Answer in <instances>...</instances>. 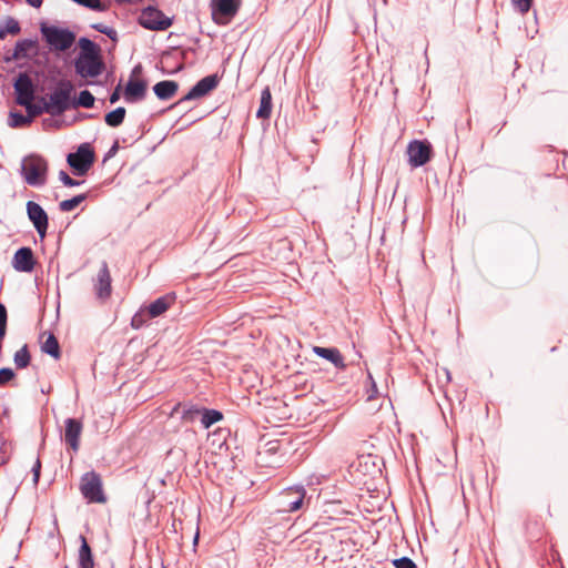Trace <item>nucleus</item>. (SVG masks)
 Segmentation results:
<instances>
[{"label": "nucleus", "mask_w": 568, "mask_h": 568, "mask_svg": "<svg viewBox=\"0 0 568 568\" xmlns=\"http://www.w3.org/2000/svg\"><path fill=\"white\" fill-rule=\"evenodd\" d=\"M27 213L30 221L33 223L40 237H44L48 230V215L44 210L36 202L29 201L27 203Z\"/></svg>", "instance_id": "nucleus-11"}, {"label": "nucleus", "mask_w": 568, "mask_h": 568, "mask_svg": "<svg viewBox=\"0 0 568 568\" xmlns=\"http://www.w3.org/2000/svg\"><path fill=\"white\" fill-rule=\"evenodd\" d=\"M175 302L174 294H166L156 298L149 306L144 307L149 318H155L164 314Z\"/></svg>", "instance_id": "nucleus-15"}, {"label": "nucleus", "mask_w": 568, "mask_h": 568, "mask_svg": "<svg viewBox=\"0 0 568 568\" xmlns=\"http://www.w3.org/2000/svg\"><path fill=\"white\" fill-rule=\"evenodd\" d=\"M200 415H202V409L190 407L183 412L182 418L187 423H193Z\"/></svg>", "instance_id": "nucleus-34"}, {"label": "nucleus", "mask_w": 568, "mask_h": 568, "mask_svg": "<svg viewBox=\"0 0 568 568\" xmlns=\"http://www.w3.org/2000/svg\"><path fill=\"white\" fill-rule=\"evenodd\" d=\"M82 433V423L74 418H68L65 420V443L77 452L79 449V439Z\"/></svg>", "instance_id": "nucleus-16"}, {"label": "nucleus", "mask_w": 568, "mask_h": 568, "mask_svg": "<svg viewBox=\"0 0 568 568\" xmlns=\"http://www.w3.org/2000/svg\"><path fill=\"white\" fill-rule=\"evenodd\" d=\"M31 7L40 8L43 0H26Z\"/></svg>", "instance_id": "nucleus-45"}, {"label": "nucleus", "mask_w": 568, "mask_h": 568, "mask_svg": "<svg viewBox=\"0 0 568 568\" xmlns=\"http://www.w3.org/2000/svg\"><path fill=\"white\" fill-rule=\"evenodd\" d=\"M103 70V63L98 54H80L75 61V71L82 78H95Z\"/></svg>", "instance_id": "nucleus-8"}, {"label": "nucleus", "mask_w": 568, "mask_h": 568, "mask_svg": "<svg viewBox=\"0 0 568 568\" xmlns=\"http://www.w3.org/2000/svg\"><path fill=\"white\" fill-rule=\"evenodd\" d=\"M430 144L425 141H413L407 146L408 162L412 166L417 168L426 164L430 160Z\"/></svg>", "instance_id": "nucleus-9"}, {"label": "nucleus", "mask_w": 568, "mask_h": 568, "mask_svg": "<svg viewBox=\"0 0 568 568\" xmlns=\"http://www.w3.org/2000/svg\"><path fill=\"white\" fill-rule=\"evenodd\" d=\"M179 89V84L175 81H161L158 82L154 87V93L155 95L161 100H169L171 99Z\"/></svg>", "instance_id": "nucleus-21"}, {"label": "nucleus", "mask_w": 568, "mask_h": 568, "mask_svg": "<svg viewBox=\"0 0 568 568\" xmlns=\"http://www.w3.org/2000/svg\"><path fill=\"white\" fill-rule=\"evenodd\" d=\"M74 91L73 84L68 80H61L48 99L41 98L44 102L45 113L60 115L71 106V94Z\"/></svg>", "instance_id": "nucleus-2"}, {"label": "nucleus", "mask_w": 568, "mask_h": 568, "mask_svg": "<svg viewBox=\"0 0 568 568\" xmlns=\"http://www.w3.org/2000/svg\"><path fill=\"white\" fill-rule=\"evenodd\" d=\"M74 2L82 4L87 8L94 9V10H103V6L101 4L100 0H73Z\"/></svg>", "instance_id": "nucleus-38"}, {"label": "nucleus", "mask_w": 568, "mask_h": 568, "mask_svg": "<svg viewBox=\"0 0 568 568\" xmlns=\"http://www.w3.org/2000/svg\"><path fill=\"white\" fill-rule=\"evenodd\" d=\"M313 352L317 356L329 361L336 368L344 369L346 367L343 355L335 347L326 348L321 346H314Z\"/></svg>", "instance_id": "nucleus-18"}, {"label": "nucleus", "mask_w": 568, "mask_h": 568, "mask_svg": "<svg viewBox=\"0 0 568 568\" xmlns=\"http://www.w3.org/2000/svg\"><path fill=\"white\" fill-rule=\"evenodd\" d=\"M81 547L79 550V565L80 568H93L94 561L91 548L84 536H80Z\"/></svg>", "instance_id": "nucleus-22"}, {"label": "nucleus", "mask_w": 568, "mask_h": 568, "mask_svg": "<svg viewBox=\"0 0 568 568\" xmlns=\"http://www.w3.org/2000/svg\"><path fill=\"white\" fill-rule=\"evenodd\" d=\"M6 328H7V324H1L0 325V341L6 335Z\"/></svg>", "instance_id": "nucleus-47"}, {"label": "nucleus", "mask_w": 568, "mask_h": 568, "mask_svg": "<svg viewBox=\"0 0 568 568\" xmlns=\"http://www.w3.org/2000/svg\"><path fill=\"white\" fill-rule=\"evenodd\" d=\"M41 103L42 104H34L33 101H29L28 104H21V105L26 108V110L28 112V116L31 120L32 118L38 116V115L42 114L43 112H45L44 102H41Z\"/></svg>", "instance_id": "nucleus-31"}, {"label": "nucleus", "mask_w": 568, "mask_h": 568, "mask_svg": "<svg viewBox=\"0 0 568 568\" xmlns=\"http://www.w3.org/2000/svg\"><path fill=\"white\" fill-rule=\"evenodd\" d=\"M290 494L300 495L301 497H305L306 490L303 486H295L290 488Z\"/></svg>", "instance_id": "nucleus-41"}, {"label": "nucleus", "mask_w": 568, "mask_h": 568, "mask_svg": "<svg viewBox=\"0 0 568 568\" xmlns=\"http://www.w3.org/2000/svg\"><path fill=\"white\" fill-rule=\"evenodd\" d=\"M59 178L63 182V184L67 185V186H75V185L80 184L79 181L73 180L72 178H70L69 174L67 172H64V171H60L59 172Z\"/></svg>", "instance_id": "nucleus-40"}, {"label": "nucleus", "mask_w": 568, "mask_h": 568, "mask_svg": "<svg viewBox=\"0 0 568 568\" xmlns=\"http://www.w3.org/2000/svg\"><path fill=\"white\" fill-rule=\"evenodd\" d=\"M125 113H126L125 109L123 106H119L115 110L105 114V118H104L105 123L109 126L116 128L120 124H122V122L125 118Z\"/></svg>", "instance_id": "nucleus-24"}, {"label": "nucleus", "mask_w": 568, "mask_h": 568, "mask_svg": "<svg viewBox=\"0 0 568 568\" xmlns=\"http://www.w3.org/2000/svg\"><path fill=\"white\" fill-rule=\"evenodd\" d=\"M16 101L20 104H28L29 101L34 99V85L30 77L26 73H20L14 82Z\"/></svg>", "instance_id": "nucleus-10"}, {"label": "nucleus", "mask_w": 568, "mask_h": 568, "mask_svg": "<svg viewBox=\"0 0 568 568\" xmlns=\"http://www.w3.org/2000/svg\"><path fill=\"white\" fill-rule=\"evenodd\" d=\"M146 83L141 80H130L126 84L124 97L128 101H135L144 98Z\"/></svg>", "instance_id": "nucleus-20"}, {"label": "nucleus", "mask_w": 568, "mask_h": 568, "mask_svg": "<svg viewBox=\"0 0 568 568\" xmlns=\"http://www.w3.org/2000/svg\"><path fill=\"white\" fill-rule=\"evenodd\" d=\"M120 99V85L115 88L110 97V102L115 103Z\"/></svg>", "instance_id": "nucleus-43"}, {"label": "nucleus", "mask_w": 568, "mask_h": 568, "mask_svg": "<svg viewBox=\"0 0 568 568\" xmlns=\"http://www.w3.org/2000/svg\"><path fill=\"white\" fill-rule=\"evenodd\" d=\"M69 165L74 170L75 174H85L94 162V152L89 144L79 146L75 153H70L67 158Z\"/></svg>", "instance_id": "nucleus-7"}, {"label": "nucleus", "mask_w": 568, "mask_h": 568, "mask_svg": "<svg viewBox=\"0 0 568 568\" xmlns=\"http://www.w3.org/2000/svg\"><path fill=\"white\" fill-rule=\"evenodd\" d=\"M20 32V26L18 21L11 17H8L3 24L0 26V39H4L8 34H18Z\"/></svg>", "instance_id": "nucleus-26"}, {"label": "nucleus", "mask_w": 568, "mask_h": 568, "mask_svg": "<svg viewBox=\"0 0 568 568\" xmlns=\"http://www.w3.org/2000/svg\"><path fill=\"white\" fill-rule=\"evenodd\" d=\"M22 175L29 185H43L47 181L48 162L40 155H29L22 161Z\"/></svg>", "instance_id": "nucleus-3"}, {"label": "nucleus", "mask_w": 568, "mask_h": 568, "mask_svg": "<svg viewBox=\"0 0 568 568\" xmlns=\"http://www.w3.org/2000/svg\"><path fill=\"white\" fill-rule=\"evenodd\" d=\"M7 324V310L3 304L0 303V325Z\"/></svg>", "instance_id": "nucleus-42"}, {"label": "nucleus", "mask_w": 568, "mask_h": 568, "mask_svg": "<svg viewBox=\"0 0 568 568\" xmlns=\"http://www.w3.org/2000/svg\"><path fill=\"white\" fill-rule=\"evenodd\" d=\"M514 7L523 14L527 13L532 4V0H511Z\"/></svg>", "instance_id": "nucleus-35"}, {"label": "nucleus", "mask_w": 568, "mask_h": 568, "mask_svg": "<svg viewBox=\"0 0 568 568\" xmlns=\"http://www.w3.org/2000/svg\"><path fill=\"white\" fill-rule=\"evenodd\" d=\"M10 116L12 120L11 126H22V125L29 124L31 121L29 116H24L21 113H11Z\"/></svg>", "instance_id": "nucleus-36"}, {"label": "nucleus", "mask_w": 568, "mask_h": 568, "mask_svg": "<svg viewBox=\"0 0 568 568\" xmlns=\"http://www.w3.org/2000/svg\"><path fill=\"white\" fill-rule=\"evenodd\" d=\"M85 199H87L85 194L75 195L72 199L61 201L59 204V209L62 212H71L75 207H78Z\"/></svg>", "instance_id": "nucleus-28"}, {"label": "nucleus", "mask_w": 568, "mask_h": 568, "mask_svg": "<svg viewBox=\"0 0 568 568\" xmlns=\"http://www.w3.org/2000/svg\"><path fill=\"white\" fill-rule=\"evenodd\" d=\"M303 499H297L296 501L291 504L290 511H295L302 507Z\"/></svg>", "instance_id": "nucleus-44"}, {"label": "nucleus", "mask_w": 568, "mask_h": 568, "mask_svg": "<svg viewBox=\"0 0 568 568\" xmlns=\"http://www.w3.org/2000/svg\"><path fill=\"white\" fill-rule=\"evenodd\" d=\"M378 456L373 454L359 455L351 466L349 474L357 485H363L367 493H382L378 485L385 486Z\"/></svg>", "instance_id": "nucleus-1"}, {"label": "nucleus", "mask_w": 568, "mask_h": 568, "mask_svg": "<svg viewBox=\"0 0 568 568\" xmlns=\"http://www.w3.org/2000/svg\"><path fill=\"white\" fill-rule=\"evenodd\" d=\"M38 54V42L26 39L16 44L13 57L16 59L31 58Z\"/></svg>", "instance_id": "nucleus-19"}, {"label": "nucleus", "mask_w": 568, "mask_h": 568, "mask_svg": "<svg viewBox=\"0 0 568 568\" xmlns=\"http://www.w3.org/2000/svg\"><path fill=\"white\" fill-rule=\"evenodd\" d=\"M393 565L396 568H416V564L408 557H402L399 559H395Z\"/></svg>", "instance_id": "nucleus-37"}, {"label": "nucleus", "mask_w": 568, "mask_h": 568, "mask_svg": "<svg viewBox=\"0 0 568 568\" xmlns=\"http://www.w3.org/2000/svg\"><path fill=\"white\" fill-rule=\"evenodd\" d=\"M41 33L45 41L55 50L65 51L72 47L75 40L73 32L58 27L41 26Z\"/></svg>", "instance_id": "nucleus-4"}, {"label": "nucleus", "mask_w": 568, "mask_h": 568, "mask_svg": "<svg viewBox=\"0 0 568 568\" xmlns=\"http://www.w3.org/2000/svg\"><path fill=\"white\" fill-rule=\"evenodd\" d=\"M272 113V94L270 88H265L261 94L260 108L256 112L258 119L266 120Z\"/></svg>", "instance_id": "nucleus-23"}, {"label": "nucleus", "mask_w": 568, "mask_h": 568, "mask_svg": "<svg viewBox=\"0 0 568 568\" xmlns=\"http://www.w3.org/2000/svg\"><path fill=\"white\" fill-rule=\"evenodd\" d=\"M223 418L221 412L215 409H202L201 423L204 428H210L213 424L220 422Z\"/></svg>", "instance_id": "nucleus-25"}, {"label": "nucleus", "mask_w": 568, "mask_h": 568, "mask_svg": "<svg viewBox=\"0 0 568 568\" xmlns=\"http://www.w3.org/2000/svg\"><path fill=\"white\" fill-rule=\"evenodd\" d=\"M94 501H99V503H103L105 501L106 499H102V498H99V499H93Z\"/></svg>", "instance_id": "nucleus-49"}, {"label": "nucleus", "mask_w": 568, "mask_h": 568, "mask_svg": "<svg viewBox=\"0 0 568 568\" xmlns=\"http://www.w3.org/2000/svg\"><path fill=\"white\" fill-rule=\"evenodd\" d=\"M36 261L33 252L30 247L19 248L13 256L12 266L19 272H31L34 267Z\"/></svg>", "instance_id": "nucleus-14"}, {"label": "nucleus", "mask_w": 568, "mask_h": 568, "mask_svg": "<svg viewBox=\"0 0 568 568\" xmlns=\"http://www.w3.org/2000/svg\"><path fill=\"white\" fill-rule=\"evenodd\" d=\"M139 70H140V65L135 67V69L133 70V73L138 72Z\"/></svg>", "instance_id": "nucleus-50"}, {"label": "nucleus", "mask_w": 568, "mask_h": 568, "mask_svg": "<svg viewBox=\"0 0 568 568\" xmlns=\"http://www.w3.org/2000/svg\"><path fill=\"white\" fill-rule=\"evenodd\" d=\"M199 537H200V531H199V529H197V530H196V534H195V536H194V539H193L194 545H196V544H197V541H199Z\"/></svg>", "instance_id": "nucleus-48"}, {"label": "nucleus", "mask_w": 568, "mask_h": 568, "mask_svg": "<svg viewBox=\"0 0 568 568\" xmlns=\"http://www.w3.org/2000/svg\"><path fill=\"white\" fill-rule=\"evenodd\" d=\"M30 363V354L28 351V346L23 345L19 351L14 354V364L18 368H26Z\"/></svg>", "instance_id": "nucleus-29"}, {"label": "nucleus", "mask_w": 568, "mask_h": 568, "mask_svg": "<svg viewBox=\"0 0 568 568\" xmlns=\"http://www.w3.org/2000/svg\"><path fill=\"white\" fill-rule=\"evenodd\" d=\"M242 0H212V17L220 26L227 24L237 13Z\"/></svg>", "instance_id": "nucleus-6"}, {"label": "nucleus", "mask_w": 568, "mask_h": 568, "mask_svg": "<svg viewBox=\"0 0 568 568\" xmlns=\"http://www.w3.org/2000/svg\"><path fill=\"white\" fill-rule=\"evenodd\" d=\"M14 377V372L11 368L0 369V386H3Z\"/></svg>", "instance_id": "nucleus-39"}, {"label": "nucleus", "mask_w": 568, "mask_h": 568, "mask_svg": "<svg viewBox=\"0 0 568 568\" xmlns=\"http://www.w3.org/2000/svg\"><path fill=\"white\" fill-rule=\"evenodd\" d=\"M80 491L83 497H103L102 480L99 474L89 471L84 474L80 481Z\"/></svg>", "instance_id": "nucleus-12"}, {"label": "nucleus", "mask_w": 568, "mask_h": 568, "mask_svg": "<svg viewBox=\"0 0 568 568\" xmlns=\"http://www.w3.org/2000/svg\"><path fill=\"white\" fill-rule=\"evenodd\" d=\"M41 348H42V351L44 353L53 356L54 358H59L60 357L59 343H58V339L55 338V336L53 334H49V336L47 337V339L42 344Z\"/></svg>", "instance_id": "nucleus-27"}, {"label": "nucleus", "mask_w": 568, "mask_h": 568, "mask_svg": "<svg viewBox=\"0 0 568 568\" xmlns=\"http://www.w3.org/2000/svg\"><path fill=\"white\" fill-rule=\"evenodd\" d=\"M150 320L148 317V313H146V310L145 308H141L133 317H132V322H131V325L133 328H140L143 326V324Z\"/></svg>", "instance_id": "nucleus-32"}, {"label": "nucleus", "mask_w": 568, "mask_h": 568, "mask_svg": "<svg viewBox=\"0 0 568 568\" xmlns=\"http://www.w3.org/2000/svg\"><path fill=\"white\" fill-rule=\"evenodd\" d=\"M94 104V97L88 90L81 91L74 106L92 108Z\"/></svg>", "instance_id": "nucleus-30"}, {"label": "nucleus", "mask_w": 568, "mask_h": 568, "mask_svg": "<svg viewBox=\"0 0 568 568\" xmlns=\"http://www.w3.org/2000/svg\"><path fill=\"white\" fill-rule=\"evenodd\" d=\"M79 43L82 49L81 54H98L97 47L91 40L82 38Z\"/></svg>", "instance_id": "nucleus-33"}, {"label": "nucleus", "mask_w": 568, "mask_h": 568, "mask_svg": "<svg viewBox=\"0 0 568 568\" xmlns=\"http://www.w3.org/2000/svg\"><path fill=\"white\" fill-rule=\"evenodd\" d=\"M98 31L102 32V33H105L108 36L111 34V31H109L105 27H101V26H95L94 27Z\"/></svg>", "instance_id": "nucleus-46"}, {"label": "nucleus", "mask_w": 568, "mask_h": 568, "mask_svg": "<svg viewBox=\"0 0 568 568\" xmlns=\"http://www.w3.org/2000/svg\"><path fill=\"white\" fill-rule=\"evenodd\" d=\"M95 291L99 298H106L111 294V275L106 262L102 263L98 273Z\"/></svg>", "instance_id": "nucleus-17"}, {"label": "nucleus", "mask_w": 568, "mask_h": 568, "mask_svg": "<svg viewBox=\"0 0 568 568\" xmlns=\"http://www.w3.org/2000/svg\"><path fill=\"white\" fill-rule=\"evenodd\" d=\"M139 23L148 30L164 31L173 24V19L166 17L155 7H148L142 10Z\"/></svg>", "instance_id": "nucleus-5"}, {"label": "nucleus", "mask_w": 568, "mask_h": 568, "mask_svg": "<svg viewBox=\"0 0 568 568\" xmlns=\"http://www.w3.org/2000/svg\"><path fill=\"white\" fill-rule=\"evenodd\" d=\"M219 84V78L216 74L207 75L201 79L183 98V100H192L206 95L209 92L214 90Z\"/></svg>", "instance_id": "nucleus-13"}]
</instances>
